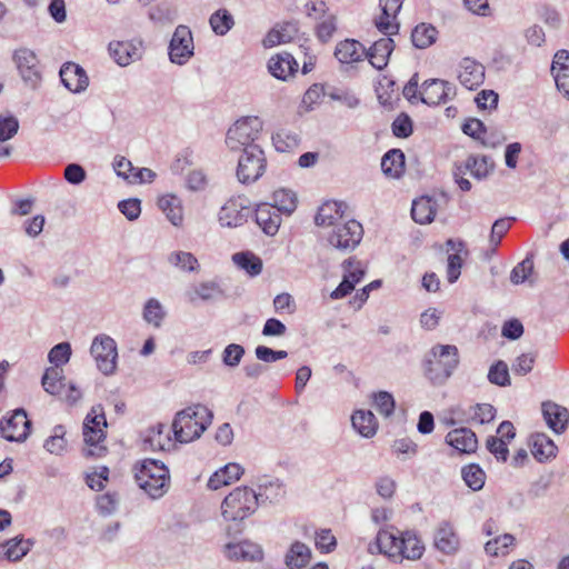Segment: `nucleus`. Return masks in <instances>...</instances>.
<instances>
[{
  "label": "nucleus",
  "mask_w": 569,
  "mask_h": 569,
  "mask_svg": "<svg viewBox=\"0 0 569 569\" xmlns=\"http://www.w3.org/2000/svg\"><path fill=\"white\" fill-rule=\"evenodd\" d=\"M212 411L203 405H193L176 413L172 431L179 442H191L198 439L211 425Z\"/></svg>",
  "instance_id": "nucleus-1"
},
{
  "label": "nucleus",
  "mask_w": 569,
  "mask_h": 569,
  "mask_svg": "<svg viewBox=\"0 0 569 569\" xmlns=\"http://www.w3.org/2000/svg\"><path fill=\"white\" fill-rule=\"evenodd\" d=\"M459 365L458 348L453 345H436L423 359V372L435 385H443Z\"/></svg>",
  "instance_id": "nucleus-2"
},
{
  "label": "nucleus",
  "mask_w": 569,
  "mask_h": 569,
  "mask_svg": "<svg viewBox=\"0 0 569 569\" xmlns=\"http://www.w3.org/2000/svg\"><path fill=\"white\" fill-rule=\"evenodd\" d=\"M138 486L151 498L162 497L169 489L170 476L167 466L156 459H144L134 466Z\"/></svg>",
  "instance_id": "nucleus-3"
},
{
  "label": "nucleus",
  "mask_w": 569,
  "mask_h": 569,
  "mask_svg": "<svg viewBox=\"0 0 569 569\" xmlns=\"http://www.w3.org/2000/svg\"><path fill=\"white\" fill-rule=\"evenodd\" d=\"M104 428L107 420L101 406L92 407L83 422V439L87 448L83 455L87 457H101L107 448L102 445L106 439Z\"/></svg>",
  "instance_id": "nucleus-4"
},
{
  "label": "nucleus",
  "mask_w": 569,
  "mask_h": 569,
  "mask_svg": "<svg viewBox=\"0 0 569 569\" xmlns=\"http://www.w3.org/2000/svg\"><path fill=\"white\" fill-rule=\"evenodd\" d=\"M258 508L257 492L248 487L233 489L222 501V516L228 521H241Z\"/></svg>",
  "instance_id": "nucleus-5"
},
{
  "label": "nucleus",
  "mask_w": 569,
  "mask_h": 569,
  "mask_svg": "<svg viewBox=\"0 0 569 569\" xmlns=\"http://www.w3.org/2000/svg\"><path fill=\"white\" fill-rule=\"evenodd\" d=\"M261 130L262 121L258 117H242L229 128L226 144L232 151H244L249 147H259L254 141Z\"/></svg>",
  "instance_id": "nucleus-6"
},
{
  "label": "nucleus",
  "mask_w": 569,
  "mask_h": 569,
  "mask_svg": "<svg viewBox=\"0 0 569 569\" xmlns=\"http://www.w3.org/2000/svg\"><path fill=\"white\" fill-rule=\"evenodd\" d=\"M362 237V224L355 219L336 224L333 228L322 232V239L327 244L342 252L355 250L361 242Z\"/></svg>",
  "instance_id": "nucleus-7"
},
{
  "label": "nucleus",
  "mask_w": 569,
  "mask_h": 569,
  "mask_svg": "<svg viewBox=\"0 0 569 569\" xmlns=\"http://www.w3.org/2000/svg\"><path fill=\"white\" fill-rule=\"evenodd\" d=\"M12 61L22 81L37 89L42 81V66L37 53L27 47H20L12 53Z\"/></svg>",
  "instance_id": "nucleus-8"
},
{
  "label": "nucleus",
  "mask_w": 569,
  "mask_h": 569,
  "mask_svg": "<svg viewBox=\"0 0 569 569\" xmlns=\"http://www.w3.org/2000/svg\"><path fill=\"white\" fill-rule=\"evenodd\" d=\"M266 157L260 147L242 151L237 167V178L243 184L256 182L266 170Z\"/></svg>",
  "instance_id": "nucleus-9"
},
{
  "label": "nucleus",
  "mask_w": 569,
  "mask_h": 569,
  "mask_svg": "<svg viewBox=\"0 0 569 569\" xmlns=\"http://www.w3.org/2000/svg\"><path fill=\"white\" fill-rule=\"evenodd\" d=\"M90 352L96 360L98 369L106 376L112 375L117 367V343L106 335L97 336L91 345Z\"/></svg>",
  "instance_id": "nucleus-10"
},
{
  "label": "nucleus",
  "mask_w": 569,
  "mask_h": 569,
  "mask_svg": "<svg viewBox=\"0 0 569 569\" xmlns=\"http://www.w3.org/2000/svg\"><path fill=\"white\" fill-rule=\"evenodd\" d=\"M401 538L402 532L390 531L388 529H380L376 536L375 541L368 546V551L372 555H385L395 563H401Z\"/></svg>",
  "instance_id": "nucleus-11"
},
{
  "label": "nucleus",
  "mask_w": 569,
  "mask_h": 569,
  "mask_svg": "<svg viewBox=\"0 0 569 569\" xmlns=\"http://www.w3.org/2000/svg\"><path fill=\"white\" fill-rule=\"evenodd\" d=\"M31 421L23 409H16L0 421V436L8 441H24L30 432Z\"/></svg>",
  "instance_id": "nucleus-12"
},
{
  "label": "nucleus",
  "mask_w": 569,
  "mask_h": 569,
  "mask_svg": "<svg viewBox=\"0 0 569 569\" xmlns=\"http://www.w3.org/2000/svg\"><path fill=\"white\" fill-rule=\"evenodd\" d=\"M341 268L343 270L342 281L330 293V298L333 300L342 299L348 296L366 274L363 263L353 257L346 259L341 263Z\"/></svg>",
  "instance_id": "nucleus-13"
},
{
  "label": "nucleus",
  "mask_w": 569,
  "mask_h": 569,
  "mask_svg": "<svg viewBox=\"0 0 569 569\" xmlns=\"http://www.w3.org/2000/svg\"><path fill=\"white\" fill-rule=\"evenodd\" d=\"M193 49L191 30L187 26H178L169 44L170 61L184 64L193 56Z\"/></svg>",
  "instance_id": "nucleus-14"
},
{
  "label": "nucleus",
  "mask_w": 569,
  "mask_h": 569,
  "mask_svg": "<svg viewBox=\"0 0 569 569\" xmlns=\"http://www.w3.org/2000/svg\"><path fill=\"white\" fill-rule=\"evenodd\" d=\"M251 210L243 197L229 199L220 209L218 218L222 227L237 228L247 222Z\"/></svg>",
  "instance_id": "nucleus-15"
},
{
  "label": "nucleus",
  "mask_w": 569,
  "mask_h": 569,
  "mask_svg": "<svg viewBox=\"0 0 569 569\" xmlns=\"http://www.w3.org/2000/svg\"><path fill=\"white\" fill-rule=\"evenodd\" d=\"M456 94V87L441 79L426 80L420 89V101L428 106L446 103Z\"/></svg>",
  "instance_id": "nucleus-16"
},
{
  "label": "nucleus",
  "mask_w": 569,
  "mask_h": 569,
  "mask_svg": "<svg viewBox=\"0 0 569 569\" xmlns=\"http://www.w3.org/2000/svg\"><path fill=\"white\" fill-rule=\"evenodd\" d=\"M223 555L228 560L236 562H258L263 559L261 546L250 540L226 543Z\"/></svg>",
  "instance_id": "nucleus-17"
},
{
  "label": "nucleus",
  "mask_w": 569,
  "mask_h": 569,
  "mask_svg": "<svg viewBox=\"0 0 569 569\" xmlns=\"http://www.w3.org/2000/svg\"><path fill=\"white\" fill-rule=\"evenodd\" d=\"M405 0H379L381 14L375 19L377 29L386 34H396L399 31L398 13Z\"/></svg>",
  "instance_id": "nucleus-18"
},
{
  "label": "nucleus",
  "mask_w": 569,
  "mask_h": 569,
  "mask_svg": "<svg viewBox=\"0 0 569 569\" xmlns=\"http://www.w3.org/2000/svg\"><path fill=\"white\" fill-rule=\"evenodd\" d=\"M59 76L62 84L72 93H81L89 86L86 70L74 62H66L61 66Z\"/></svg>",
  "instance_id": "nucleus-19"
},
{
  "label": "nucleus",
  "mask_w": 569,
  "mask_h": 569,
  "mask_svg": "<svg viewBox=\"0 0 569 569\" xmlns=\"http://www.w3.org/2000/svg\"><path fill=\"white\" fill-rule=\"evenodd\" d=\"M433 547L443 555H453L460 548V539L449 521H441L435 530Z\"/></svg>",
  "instance_id": "nucleus-20"
},
{
  "label": "nucleus",
  "mask_w": 569,
  "mask_h": 569,
  "mask_svg": "<svg viewBox=\"0 0 569 569\" xmlns=\"http://www.w3.org/2000/svg\"><path fill=\"white\" fill-rule=\"evenodd\" d=\"M458 80L469 89L475 90L485 81V67L471 58H463L458 67Z\"/></svg>",
  "instance_id": "nucleus-21"
},
{
  "label": "nucleus",
  "mask_w": 569,
  "mask_h": 569,
  "mask_svg": "<svg viewBox=\"0 0 569 569\" xmlns=\"http://www.w3.org/2000/svg\"><path fill=\"white\" fill-rule=\"evenodd\" d=\"M493 168V162L487 156H469L463 162L456 163L453 177L470 173L480 180L486 178Z\"/></svg>",
  "instance_id": "nucleus-22"
},
{
  "label": "nucleus",
  "mask_w": 569,
  "mask_h": 569,
  "mask_svg": "<svg viewBox=\"0 0 569 569\" xmlns=\"http://www.w3.org/2000/svg\"><path fill=\"white\" fill-rule=\"evenodd\" d=\"M446 443L455 448L460 453L470 455L478 448L476 433L466 427L449 431L446 436Z\"/></svg>",
  "instance_id": "nucleus-23"
},
{
  "label": "nucleus",
  "mask_w": 569,
  "mask_h": 569,
  "mask_svg": "<svg viewBox=\"0 0 569 569\" xmlns=\"http://www.w3.org/2000/svg\"><path fill=\"white\" fill-rule=\"evenodd\" d=\"M346 203L338 201H327L318 210L315 222L317 226L326 228V230L333 228L336 224H341L345 221L343 214Z\"/></svg>",
  "instance_id": "nucleus-24"
},
{
  "label": "nucleus",
  "mask_w": 569,
  "mask_h": 569,
  "mask_svg": "<svg viewBox=\"0 0 569 569\" xmlns=\"http://www.w3.org/2000/svg\"><path fill=\"white\" fill-rule=\"evenodd\" d=\"M395 49V42L391 38H381L366 49L365 58L377 70H382L388 66L389 58Z\"/></svg>",
  "instance_id": "nucleus-25"
},
{
  "label": "nucleus",
  "mask_w": 569,
  "mask_h": 569,
  "mask_svg": "<svg viewBox=\"0 0 569 569\" xmlns=\"http://www.w3.org/2000/svg\"><path fill=\"white\" fill-rule=\"evenodd\" d=\"M256 222L268 236H274L281 224V213L270 203L263 202L256 208Z\"/></svg>",
  "instance_id": "nucleus-26"
},
{
  "label": "nucleus",
  "mask_w": 569,
  "mask_h": 569,
  "mask_svg": "<svg viewBox=\"0 0 569 569\" xmlns=\"http://www.w3.org/2000/svg\"><path fill=\"white\" fill-rule=\"evenodd\" d=\"M109 50L119 66H128L141 58L142 43L132 41H117L109 44Z\"/></svg>",
  "instance_id": "nucleus-27"
},
{
  "label": "nucleus",
  "mask_w": 569,
  "mask_h": 569,
  "mask_svg": "<svg viewBox=\"0 0 569 569\" xmlns=\"http://www.w3.org/2000/svg\"><path fill=\"white\" fill-rule=\"evenodd\" d=\"M366 48L353 39H346L337 43L335 57L341 64L359 62L365 58Z\"/></svg>",
  "instance_id": "nucleus-28"
},
{
  "label": "nucleus",
  "mask_w": 569,
  "mask_h": 569,
  "mask_svg": "<svg viewBox=\"0 0 569 569\" xmlns=\"http://www.w3.org/2000/svg\"><path fill=\"white\" fill-rule=\"evenodd\" d=\"M542 415L548 427L555 432L560 433L566 429L569 420V412L565 407L550 401L543 402Z\"/></svg>",
  "instance_id": "nucleus-29"
},
{
  "label": "nucleus",
  "mask_w": 569,
  "mask_h": 569,
  "mask_svg": "<svg viewBox=\"0 0 569 569\" xmlns=\"http://www.w3.org/2000/svg\"><path fill=\"white\" fill-rule=\"evenodd\" d=\"M243 473V468L236 462H230L216 471L208 481V487L211 490H218L223 486H229L240 479Z\"/></svg>",
  "instance_id": "nucleus-30"
},
{
  "label": "nucleus",
  "mask_w": 569,
  "mask_h": 569,
  "mask_svg": "<svg viewBox=\"0 0 569 569\" xmlns=\"http://www.w3.org/2000/svg\"><path fill=\"white\" fill-rule=\"evenodd\" d=\"M268 69L274 78L286 80L297 71L298 63L292 54L282 52L269 60Z\"/></svg>",
  "instance_id": "nucleus-31"
},
{
  "label": "nucleus",
  "mask_w": 569,
  "mask_h": 569,
  "mask_svg": "<svg viewBox=\"0 0 569 569\" xmlns=\"http://www.w3.org/2000/svg\"><path fill=\"white\" fill-rule=\"evenodd\" d=\"M143 442L151 450H169L173 446L169 431L163 423L150 427L146 431Z\"/></svg>",
  "instance_id": "nucleus-32"
},
{
  "label": "nucleus",
  "mask_w": 569,
  "mask_h": 569,
  "mask_svg": "<svg viewBox=\"0 0 569 569\" xmlns=\"http://www.w3.org/2000/svg\"><path fill=\"white\" fill-rule=\"evenodd\" d=\"M257 486L259 489V492H257L258 500L262 499L270 502H276L282 499L286 495L283 483L276 478L262 476L258 479Z\"/></svg>",
  "instance_id": "nucleus-33"
},
{
  "label": "nucleus",
  "mask_w": 569,
  "mask_h": 569,
  "mask_svg": "<svg viewBox=\"0 0 569 569\" xmlns=\"http://www.w3.org/2000/svg\"><path fill=\"white\" fill-rule=\"evenodd\" d=\"M311 560L310 548L301 542L295 541L284 555V563L289 569H303Z\"/></svg>",
  "instance_id": "nucleus-34"
},
{
  "label": "nucleus",
  "mask_w": 569,
  "mask_h": 569,
  "mask_svg": "<svg viewBox=\"0 0 569 569\" xmlns=\"http://www.w3.org/2000/svg\"><path fill=\"white\" fill-rule=\"evenodd\" d=\"M401 562L407 560H418L425 552V545L418 535L412 530L402 531L401 538Z\"/></svg>",
  "instance_id": "nucleus-35"
},
{
  "label": "nucleus",
  "mask_w": 569,
  "mask_h": 569,
  "mask_svg": "<svg viewBox=\"0 0 569 569\" xmlns=\"http://www.w3.org/2000/svg\"><path fill=\"white\" fill-rule=\"evenodd\" d=\"M158 207L173 226L179 227L182 224L183 208L181 200L177 196H161L158 199Z\"/></svg>",
  "instance_id": "nucleus-36"
},
{
  "label": "nucleus",
  "mask_w": 569,
  "mask_h": 569,
  "mask_svg": "<svg viewBox=\"0 0 569 569\" xmlns=\"http://www.w3.org/2000/svg\"><path fill=\"white\" fill-rule=\"evenodd\" d=\"M436 212L437 202L430 197H421L412 202V219L420 224L432 222L436 217Z\"/></svg>",
  "instance_id": "nucleus-37"
},
{
  "label": "nucleus",
  "mask_w": 569,
  "mask_h": 569,
  "mask_svg": "<svg viewBox=\"0 0 569 569\" xmlns=\"http://www.w3.org/2000/svg\"><path fill=\"white\" fill-rule=\"evenodd\" d=\"M352 427L363 437L370 438L376 435L378 422L375 415L369 410H357L351 416Z\"/></svg>",
  "instance_id": "nucleus-38"
},
{
  "label": "nucleus",
  "mask_w": 569,
  "mask_h": 569,
  "mask_svg": "<svg viewBox=\"0 0 569 569\" xmlns=\"http://www.w3.org/2000/svg\"><path fill=\"white\" fill-rule=\"evenodd\" d=\"M531 453L538 461L542 462L556 457L557 447L548 436L537 433L531 437Z\"/></svg>",
  "instance_id": "nucleus-39"
},
{
  "label": "nucleus",
  "mask_w": 569,
  "mask_h": 569,
  "mask_svg": "<svg viewBox=\"0 0 569 569\" xmlns=\"http://www.w3.org/2000/svg\"><path fill=\"white\" fill-rule=\"evenodd\" d=\"M381 169L390 178H399L405 169V154L400 149H391L381 159Z\"/></svg>",
  "instance_id": "nucleus-40"
},
{
  "label": "nucleus",
  "mask_w": 569,
  "mask_h": 569,
  "mask_svg": "<svg viewBox=\"0 0 569 569\" xmlns=\"http://www.w3.org/2000/svg\"><path fill=\"white\" fill-rule=\"evenodd\" d=\"M438 38V30L430 23L421 22L411 32L412 44L418 49H427Z\"/></svg>",
  "instance_id": "nucleus-41"
},
{
  "label": "nucleus",
  "mask_w": 569,
  "mask_h": 569,
  "mask_svg": "<svg viewBox=\"0 0 569 569\" xmlns=\"http://www.w3.org/2000/svg\"><path fill=\"white\" fill-rule=\"evenodd\" d=\"M32 546L33 541L31 539H23L22 536L14 537L4 542V556L9 561H19L30 551Z\"/></svg>",
  "instance_id": "nucleus-42"
},
{
  "label": "nucleus",
  "mask_w": 569,
  "mask_h": 569,
  "mask_svg": "<svg viewBox=\"0 0 569 569\" xmlns=\"http://www.w3.org/2000/svg\"><path fill=\"white\" fill-rule=\"evenodd\" d=\"M272 203H270L280 213L290 216L297 208V196L292 190L278 189L272 194Z\"/></svg>",
  "instance_id": "nucleus-43"
},
{
  "label": "nucleus",
  "mask_w": 569,
  "mask_h": 569,
  "mask_svg": "<svg viewBox=\"0 0 569 569\" xmlns=\"http://www.w3.org/2000/svg\"><path fill=\"white\" fill-rule=\"evenodd\" d=\"M238 268L244 270L250 277H256L262 271V260L252 252H238L232 256Z\"/></svg>",
  "instance_id": "nucleus-44"
},
{
  "label": "nucleus",
  "mask_w": 569,
  "mask_h": 569,
  "mask_svg": "<svg viewBox=\"0 0 569 569\" xmlns=\"http://www.w3.org/2000/svg\"><path fill=\"white\" fill-rule=\"evenodd\" d=\"M209 24L217 36H226L234 26L233 16L227 9H218L209 18Z\"/></svg>",
  "instance_id": "nucleus-45"
},
{
  "label": "nucleus",
  "mask_w": 569,
  "mask_h": 569,
  "mask_svg": "<svg viewBox=\"0 0 569 569\" xmlns=\"http://www.w3.org/2000/svg\"><path fill=\"white\" fill-rule=\"evenodd\" d=\"M221 293L219 286L214 282H202L193 286L186 292L189 302L194 303L198 299L209 301Z\"/></svg>",
  "instance_id": "nucleus-46"
},
{
  "label": "nucleus",
  "mask_w": 569,
  "mask_h": 569,
  "mask_svg": "<svg viewBox=\"0 0 569 569\" xmlns=\"http://www.w3.org/2000/svg\"><path fill=\"white\" fill-rule=\"evenodd\" d=\"M43 389L50 395H59L64 388L62 369L57 367L47 368L41 380Z\"/></svg>",
  "instance_id": "nucleus-47"
},
{
  "label": "nucleus",
  "mask_w": 569,
  "mask_h": 569,
  "mask_svg": "<svg viewBox=\"0 0 569 569\" xmlns=\"http://www.w3.org/2000/svg\"><path fill=\"white\" fill-rule=\"evenodd\" d=\"M64 426H54L51 436L48 439H46L43 448L51 455H62L67 449V440L64 438Z\"/></svg>",
  "instance_id": "nucleus-48"
},
{
  "label": "nucleus",
  "mask_w": 569,
  "mask_h": 569,
  "mask_svg": "<svg viewBox=\"0 0 569 569\" xmlns=\"http://www.w3.org/2000/svg\"><path fill=\"white\" fill-rule=\"evenodd\" d=\"M166 317V311L161 302L156 298L147 300L143 307V319L149 325L159 328Z\"/></svg>",
  "instance_id": "nucleus-49"
},
{
  "label": "nucleus",
  "mask_w": 569,
  "mask_h": 569,
  "mask_svg": "<svg viewBox=\"0 0 569 569\" xmlns=\"http://www.w3.org/2000/svg\"><path fill=\"white\" fill-rule=\"evenodd\" d=\"M462 479L473 491L482 489L486 480L485 471L478 465H469L461 470Z\"/></svg>",
  "instance_id": "nucleus-50"
},
{
  "label": "nucleus",
  "mask_w": 569,
  "mask_h": 569,
  "mask_svg": "<svg viewBox=\"0 0 569 569\" xmlns=\"http://www.w3.org/2000/svg\"><path fill=\"white\" fill-rule=\"evenodd\" d=\"M515 543V537L510 533H505L496 537L492 540H489L485 545V550L489 556L498 557L508 553V549L510 546Z\"/></svg>",
  "instance_id": "nucleus-51"
},
{
  "label": "nucleus",
  "mask_w": 569,
  "mask_h": 569,
  "mask_svg": "<svg viewBox=\"0 0 569 569\" xmlns=\"http://www.w3.org/2000/svg\"><path fill=\"white\" fill-rule=\"evenodd\" d=\"M274 148L280 152H289L299 146V137L288 130H279L272 136Z\"/></svg>",
  "instance_id": "nucleus-52"
},
{
  "label": "nucleus",
  "mask_w": 569,
  "mask_h": 569,
  "mask_svg": "<svg viewBox=\"0 0 569 569\" xmlns=\"http://www.w3.org/2000/svg\"><path fill=\"white\" fill-rule=\"evenodd\" d=\"M469 417L473 422L489 423L496 417V408L490 403H477L469 408Z\"/></svg>",
  "instance_id": "nucleus-53"
},
{
  "label": "nucleus",
  "mask_w": 569,
  "mask_h": 569,
  "mask_svg": "<svg viewBox=\"0 0 569 569\" xmlns=\"http://www.w3.org/2000/svg\"><path fill=\"white\" fill-rule=\"evenodd\" d=\"M169 262L183 271H196L199 267L197 258L186 251H176L170 253Z\"/></svg>",
  "instance_id": "nucleus-54"
},
{
  "label": "nucleus",
  "mask_w": 569,
  "mask_h": 569,
  "mask_svg": "<svg viewBox=\"0 0 569 569\" xmlns=\"http://www.w3.org/2000/svg\"><path fill=\"white\" fill-rule=\"evenodd\" d=\"M488 380L497 386L505 387L510 385L508 366L505 361L499 360L492 365L488 372Z\"/></svg>",
  "instance_id": "nucleus-55"
},
{
  "label": "nucleus",
  "mask_w": 569,
  "mask_h": 569,
  "mask_svg": "<svg viewBox=\"0 0 569 569\" xmlns=\"http://www.w3.org/2000/svg\"><path fill=\"white\" fill-rule=\"evenodd\" d=\"M71 357V346L69 342H60L56 345L48 355V360L53 365V367L59 368L62 365H66Z\"/></svg>",
  "instance_id": "nucleus-56"
},
{
  "label": "nucleus",
  "mask_w": 569,
  "mask_h": 569,
  "mask_svg": "<svg viewBox=\"0 0 569 569\" xmlns=\"http://www.w3.org/2000/svg\"><path fill=\"white\" fill-rule=\"evenodd\" d=\"M533 271V261L529 257L525 258L521 262H519L510 273V281L513 284L523 283L529 279Z\"/></svg>",
  "instance_id": "nucleus-57"
},
{
  "label": "nucleus",
  "mask_w": 569,
  "mask_h": 569,
  "mask_svg": "<svg viewBox=\"0 0 569 569\" xmlns=\"http://www.w3.org/2000/svg\"><path fill=\"white\" fill-rule=\"evenodd\" d=\"M244 348L238 343L228 345L222 352V362L227 367L236 368L244 356Z\"/></svg>",
  "instance_id": "nucleus-58"
},
{
  "label": "nucleus",
  "mask_w": 569,
  "mask_h": 569,
  "mask_svg": "<svg viewBox=\"0 0 569 569\" xmlns=\"http://www.w3.org/2000/svg\"><path fill=\"white\" fill-rule=\"evenodd\" d=\"M119 505V496L117 492H106L97 498V508L103 516L116 512Z\"/></svg>",
  "instance_id": "nucleus-59"
},
{
  "label": "nucleus",
  "mask_w": 569,
  "mask_h": 569,
  "mask_svg": "<svg viewBox=\"0 0 569 569\" xmlns=\"http://www.w3.org/2000/svg\"><path fill=\"white\" fill-rule=\"evenodd\" d=\"M373 402L376 409L385 417H389L393 413L395 399L391 393L387 391H379L373 395Z\"/></svg>",
  "instance_id": "nucleus-60"
},
{
  "label": "nucleus",
  "mask_w": 569,
  "mask_h": 569,
  "mask_svg": "<svg viewBox=\"0 0 569 569\" xmlns=\"http://www.w3.org/2000/svg\"><path fill=\"white\" fill-rule=\"evenodd\" d=\"M19 130V121L14 116H0V141H8Z\"/></svg>",
  "instance_id": "nucleus-61"
},
{
  "label": "nucleus",
  "mask_w": 569,
  "mask_h": 569,
  "mask_svg": "<svg viewBox=\"0 0 569 569\" xmlns=\"http://www.w3.org/2000/svg\"><path fill=\"white\" fill-rule=\"evenodd\" d=\"M120 212L130 221H134L141 213V201L137 198L122 200L118 203Z\"/></svg>",
  "instance_id": "nucleus-62"
},
{
  "label": "nucleus",
  "mask_w": 569,
  "mask_h": 569,
  "mask_svg": "<svg viewBox=\"0 0 569 569\" xmlns=\"http://www.w3.org/2000/svg\"><path fill=\"white\" fill-rule=\"evenodd\" d=\"M486 447L498 460H507L509 450L503 439L490 436L486 441Z\"/></svg>",
  "instance_id": "nucleus-63"
},
{
  "label": "nucleus",
  "mask_w": 569,
  "mask_h": 569,
  "mask_svg": "<svg viewBox=\"0 0 569 569\" xmlns=\"http://www.w3.org/2000/svg\"><path fill=\"white\" fill-rule=\"evenodd\" d=\"M337 29L336 18L332 14L323 17V20L317 26V36L322 42L329 41Z\"/></svg>",
  "instance_id": "nucleus-64"
}]
</instances>
